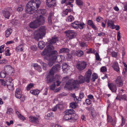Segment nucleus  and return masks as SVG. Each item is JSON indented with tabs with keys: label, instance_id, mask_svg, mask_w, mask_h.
I'll list each match as a JSON object with an SVG mask.
<instances>
[{
	"label": "nucleus",
	"instance_id": "1",
	"mask_svg": "<svg viewBox=\"0 0 127 127\" xmlns=\"http://www.w3.org/2000/svg\"><path fill=\"white\" fill-rule=\"evenodd\" d=\"M41 2L39 0H32L27 4L25 11L28 14H32L39 7Z\"/></svg>",
	"mask_w": 127,
	"mask_h": 127
},
{
	"label": "nucleus",
	"instance_id": "2",
	"mask_svg": "<svg viewBox=\"0 0 127 127\" xmlns=\"http://www.w3.org/2000/svg\"><path fill=\"white\" fill-rule=\"evenodd\" d=\"M54 49V47L53 46L49 45L45 48L43 50L42 54L43 55H44L47 53L51 52V53L55 60V62L56 61L57 62L59 63L62 61L61 56H60L57 55L58 54L57 51L55 50H53Z\"/></svg>",
	"mask_w": 127,
	"mask_h": 127
},
{
	"label": "nucleus",
	"instance_id": "3",
	"mask_svg": "<svg viewBox=\"0 0 127 127\" xmlns=\"http://www.w3.org/2000/svg\"><path fill=\"white\" fill-rule=\"evenodd\" d=\"M74 112L73 109L66 110L64 113V119L66 120H69L71 122L75 121L78 119V117Z\"/></svg>",
	"mask_w": 127,
	"mask_h": 127
},
{
	"label": "nucleus",
	"instance_id": "4",
	"mask_svg": "<svg viewBox=\"0 0 127 127\" xmlns=\"http://www.w3.org/2000/svg\"><path fill=\"white\" fill-rule=\"evenodd\" d=\"M80 84L77 80H74L73 79L68 80L65 85L64 87L70 90L78 88Z\"/></svg>",
	"mask_w": 127,
	"mask_h": 127
},
{
	"label": "nucleus",
	"instance_id": "5",
	"mask_svg": "<svg viewBox=\"0 0 127 127\" xmlns=\"http://www.w3.org/2000/svg\"><path fill=\"white\" fill-rule=\"evenodd\" d=\"M44 18L42 16H40L34 21L31 22L29 26L30 28L32 29L37 28L39 25L43 24L44 23Z\"/></svg>",
	"mask_w": 127,
	"mask_h": 127
},
{
	"label": "nucleus",
	"instance_id": "6",
	"mask_svg": "<svg viewBox=\"0 0 127 127\" xmlns=\"http://www.w3.org/2000/svg\"><path fill=\"white\" fill-rule=\"evenodd\" d=\"M46 30L45 27L43 26L37 30H35L34 32V39L38 41L39 38L44 36L46 33Z\"/></svg>",
	"mask_w": 127,
	"mask_h": 127
},
{
	"label": "nucleus",
	"instance_id": "7",
	"mask_svg": "<svg viewBox=\"0 0 127 127\" xmlns=\"http://www.w3.org/2000/svg\"><path fill=\"white\" fill-rule=\"evenodd\" d=\"M6 84L9 90H12L13 89V81L11 77H6Z\"/></svg>",
	"mask_w": 127,
	"mask_h": 127
},
{
	"label": "nucleus",
	"instance_id": "8",
	"mask_svg": "<svg viewBox=\"0 0 127 127\" xmlns=\"http://www.w3.org/2000/svg\"><path fill=\"white\" fill-rule=\"evenodd\" d=\"M54 74H51L49 73L46 78V81L47 83H50L52 82H55L56 80V79L57 77H59V76L58 75H56L55 78L54 77Z\"/></svg>",
	"mask_w": 127,
	"mask_h": 127
},
{
	"label": "nucleus",
	"instance_id": "9",
	"mask_svg": "<svg viewBox=\"0 0 127 127\" xmlns=\"http://www.w3.org/2000/svg\"><path fill=\"white\" fill-rule=\"evenodd\" d=\"M66 34V36L69 39H71L75 38L77 35V33L74 31L68 30L64 32Z\"/></svg>",
	"mask_w": 127,
	"mask_h": 127
},
{
	"label": "nucleus",
	"instance_id": "10",
	"mask_svg": "<svg viewBox=\"0 0 127 127\" xmlns=\"http://www.w3.org/2000/svg\"><path fill=\"white\" fill-rule=\"evenodd\" d=\"M87 65L86 62L84 61H79L76 65V67L80 70H82L85 69Z\"/></svg>",
	"mask_w": 127,
	"mask_h": 127
},
{
	"label": "nucleus",
	"instance_id": "11",
	"mask_svg": "<svg viewBox=\"0 0 127 127\" xmlns=\"http://www.w3.org/2000/svg\"><path fill=\"white\" fill-rule=\"evenodd\" d=\"M12 10L10 8L5 9L2 11V13L3 16L6 18L8 19L12 12Z\"/></svg>",
	"mask_w": 127,
	"mask_h": 127
},
{
	"label": "nucleus",
	"instance_id": "12",
	"mask_svg": "<svg viewBox=\"0 0 127 127\" xmlns=\"http://www.w3.org/2000/svg\"><path fill=\"white\" fill-rule=\"evenodd\" d=\"M61 68V67L59 64H56L53 66L51 69L50 73L51 74H54V73L58 72Z\"/></svg>",
	"mask_w": 127,
	"mask_h": 127
},
{
	"label": "nucleus",
	"instance_id": "13",
	"mask_svg": "<svg viewBox=\"0 0 127 127\" xmlns=\"http://www.w3.org/2000/svg\"><path fill=\"white\" fill-rule=\"evenodd\" d=\"M46 3L49 7L55 6L56 5V0H46Z\"/></svg>",
	"mask_w": 127,
	"mask_h": 127
},
{
	"label": "nucleus",
	"instance_id": "14",
	"mask_svg": "<svg viewBox=\"0 0 127 127\" xmlns=\"http://www.w3.org/2000/svg\"><path fill=\"white\" fill-rule=\"evenodd\" d=\"M115 82L117 86L118 87H121L123 85V81L121 77L120 76L117 77Z\"/></svg>",
	"mask_w": 127,
	"mask_h": 127
},
{
	"label": "nucleus",
	"instance_id": "15",
	"mask_svg": "<svg viewBox=\"0 0 127 127\" xmlns=\"http://www.w3.org/2000/svg\"><path fill=\"white\" fill-rule=\"evenodd\" d=\"M108 86L112 92L114 93L116 92L117 87L116 85L112 83H111L108 84Z\"/></svg>",
	"mask_w": 127,
	"mask_h": 127
},
{
	"label": "nucleus",
	"instance_id": "16",
	"mask_svg": "<svg viewBox=\"0 0 127 127\" xmlns=\"http://www.w3.org/2000/svg\"><path fill=\"white\" fill-rule=\"evenodd\" d=\"M112 67L114 70L117 72L119 71L120 68L117 62L115 61L113 62Z\"/></svg>",
	"mask_w": 127,
	"mask_h": 127
},
{
	"label": "nucleus",
	"instance_id": "17",
	"mask_svg": "<svg viewBox=\"0 0 127 127\" xmlns=\"http://www.w3.org/2000/svg\"><path fill=\"white\" fill-rule=\"evenodd\" d=\"M114 21L112 20H108L107 23L108 27H110V28L112 29H115L116 26L114 25Z\"/></svg>",
	"mask_w": 127,
	"mask_h": 127
},
{
	"label": "nucleus",
	"instance_id": "18",
	"mask_svg": "<svg viewBox=\"0 0 127 127\" xmlns=\"http://www.w3.org/2000/svg\"><path fill=\"white\" fill-rule=\"evenodd\" d=\"M38 117H39V116H37V117H36L35 116H31L29 118V121L32 123L37 122L38 120V118H37Z\"/></svg>",
	"mask_w": 127,
	"mask_h": 127
},
{
	"label": "nucleus",
	"instance_id": "19",
	"mask_svg": "<svg viewBox=\"0 0 127 127\" xmlns=\"http://www.w3.org/2000/svg\"><path fill=\"white\" fill-rule=\"evenodd\" d=\"M58 41V37L54 36L52 37V39L51 40L49 45H49H52V44L56 43Z\"/></svg>",
	"mask_w": 127,
	"mask_h": 127
},
{
	"label": "nucleus",
	"instance_id": "20",
	"mask_svg": "<svg viewBox=\"0 0 127 127\" xmlns=\"http://www.w3.org/2000/svg\"><path fill=\"white\" fill-rule=\"evenodd\" d=\"M22 92L21 90L19 89H17L15 93L16 97L18 98H20L22 96Z\"/></svg>",
	"mask_w": 127,
	"mask_h": 127
},
{
	"label": "nucleus",
	"instance_id": "21",
	"mask_svg": "<svg viewBox=\"0 0 127 127\" xmlns=\"http://www.w3.org/2000/svg\"><path fill=\"white\" fill-rule=\"evenodd\" d=\"M54 16V13L53 12H51L49 13L48 18V24L50 25L52 24V18Z\"/></svg>",
	"mask_w": 127,
	"mask_h": 127
},
{
	"label": "nucleus",
	"instance_id": "22",
	"mask_svg": "<svg viewBox=\"0 0 127 127\" xmlns=\"http://www.w3.org/2000/svg\"><path fill=\"white\" fill-rule=\"evenodd\" d=\"M32 66L34 67L35 69L39 72H41L42 71V69L40 65L37 64H32Z\"/></svg>",
	"mask_w": 127,
	"mask_h": 127
},
{
	"label": "nucleus",
	"instance_id": "23",
	"mask_svg": "<svg viewBox=\"0 0 127 127\" xmlns=\"http://www.w3.org/2000/svg\"><path fill=\"white\" fill-rule=\"evenodd\" d=\"M126 95H117L116 98V99H118L121 100V99H123L124 100H126Z\"/></svg>",
	"mask_w": 127,
	"mask_h": 127
},
{
	"label": "nucleus",
	"instance_id": "24",
	"mask_svg": "<svg viewBox=\"0 0 127 127\" xmlns=\"http://www.w3.org/2000/svg\"><path fill=\"white\" fill-rule=\"evenodd\" d=\"M88 25L91 26L95 30H96L97 29V27L94 24L92 21L91 20H89L87 22Z\"/></svg>",
	"mask_w": 127,
	"mask_h": 127
},
{
	"label": "nucleus",
	"instance_id": "25",
	"mask_svg": "<svg viewBox=\"0 0 127 127\" xmlns=\"http://www.w3.org/2000/svg\"><path fill=\"white\" fill-rule=\"evenodd\" d=\"M79 22L78 21H76L72 23L71 24V26L74 29H77L79 28Z\"/></svg>",
	"mask_w": 127,
	"mask_h": 127
},
{
	"label": "nucleus",
	"instance_id": "26",
	"mask_svg": "<svg viewBox=\"0 0 127 127\" xmlns=\"http://www.w3.org/2000/svg\"><path fill=\"white\" fill-rule=\"evenodd\" d=\"M55 62V60L54 59L52 55V56H51L50 58V59L48 62V65L49 66H52Z\"/></svg>",
	"mask_w": 127,
	"mask_h": 127
},
{
	"label": "nucleus",
	"instance_id": "27",
	"mask_svg": "<svg viewBox=\"0 0 127 127\" xmlns=\"http://www.w3.org/2000/svg\"><path fill=\"white\" fill-rule=\"evenodd\" d=\"M43 51L41 53V54L42 55H44V58L45 59L47 60H49L50 58V56H52V54L51 53V52H50L48 53H47L46 54L44 55H43L42 54L43 53Z\"/></svg>",
	"mask_w": 127,
	"mask_h": 127
},
{
	"label": "nucleus",
	"instance_id": "28",
	"mask_svg": "<svg viewBox=\"0 0 127 127\" xmlns=\"http://www.w3.org/2000/svg\"><path fill=\"white\" fill-rule=\"evenodd\" d=\"M12 31V29L9 28L5 31V36L6 37H8L11 34Z\"/></svg>",
	"mask_w": 127,
	"mask_h": 127
},
{
	"label": "nucleus",
	"instance_id": "29",
	"mask_svg": "<svg viewBox=\"0 0 127 127\" xmlns=\"http://www.w3.org/2000/svg\"><path fill=\"white\" fill-rule=\"evenodd\" d=\"M78 78L79 79L78 82L80 84L84 82L85 81V78L83 76L80 75L79 76Z\"/></svg>",
	"mask_w": 127,
	"mask_h": 127
},
{
	"label": "nucleus",
	"instance_id": "30",
	"mask_svg": "<svg viewBox=\"0 0 127 127\" xmlns=\"http://www.w3.org/2000/svg\"><path fill=\"white\" fill-rule=\"evenodd\" d=\"M70 50L67 48H63L60 49L59 53H68Z\"/></svg>",
	"mask_w": 127,
	"mask_h": 127
},
{
	"label": "nucleus",
	"instance_id": "31",
	"mask_svg": "<svg viewBox=\"0 0 127 127\" xmlns=\"http://www.w3.org/2000/svg\"><path fill=\"white\" fill-rule=\"evenodd\" d=\"M98 77V76L97 74L95 73H93L92 75L91 81L92 82H95V80Z\"/></svg>",
	"mask_w": 127,
	"mask_h": 127
},
{
	"label": "nucleus",
	"instance_id": "32",
	"mask_svg": "<svg viewBox=\"0 0 127 127\" xmlns=\"http://www.w3.org/2000/svg\"><path fill=\"white\" fill-rule=\"evenodd\" d=\"M30 92L32 94L35 95H38L40 93L39 91L37 89L31 90L30 91Z\"/></svg>",
	"mask_w": 127,
	"mask_h": 127
},
{
	"label": "nucleus",
	"instance_id": "33",
	"mask_svg": "<svg viewBox=\"0 0 127 127\" xmlns=\"http://www.w3.org/2000/svg\"><path fill=\"white\" fill-rule=\"evenodd\" d=\"M44 42L43 41H40L38 43V46L39 48L40 49H42L44 47Z\"/></svg>",
	"mask_w": 127,
	"mask_h": 127
},
{
	"label": "nucleus",
	"instance_id": "34",
	"mask_svg": "<svg viewBox=\"0 0 127 127\" xmlns=\"http://www.w3.org/2000/svg\"><path fill=\"white\" fill-rule=\"evenodd\" d=\"M83 37L84 40L86 41H88L91 39V36L89 34L85 35Z\"/></svg>",
	"mask_w": 127,
	"mask_h": 127
},
{
	"label": "nucleus",
	"instance_id": "35",
	"mask_svg": "<svg viewBox=\"0 0 127 127\" xmlns=\"http://www.w3.org/2000/svg\"><path fill=\"white\" fill-rule=\"evenodd\" d=\"M71 11V10L70 9H66L64 11L62 12V15L63 16H65L67 15L68 12H70Z\"/></svg>",
	"mask_w": 127,
	"mask_h": 127
},
{
	"label": "nucleus",
	"instance_id": "36",
	"mask_svg": "<svg viewBox=\"0 0 127 127\" xmlns=\"http://www.w3.org/2000/svg\"><path fill=\"white\" fill-rule=\"evenodd\" d=\"M68 68V65L66 63H63V64L62 68L64 71H66L67 70V68Z\"/></svg>",
	"mask_w": 127,
	"mask_h": 127
},
{
	"label": "nucleus",
	"instance_id": "37",
	"mask_svg": "<svg viewBox=\"0 0 127 127\" xmlns=\"http://www.w3.org/2000/svg\"><path fill=\"white\" fill-rule=\"evenodd\" d=\"M76 55L78 57H81L83 55L84 53L82 51L79 50L76 51Z\"/></svg>",
	"mask_w": 127,
	"mask_h": 127
},
{
	"label": "nucleus",
	"instance_id": "38",
	"mask_svg": "<svg viewBox=\"0 0 127 127\" xmlns=\"http://www.w3.org/2000/svg\"><path fill=\"white\" fill-rule=\"evenodd\" d=\"M92 73L91 70L90 69H89L86 73L85 76L91 77Z\"/></svg>",
	"mask_w": 127,
	"mask_h": 127
},
{
	"label": "nucleus",
	"instance_id": "39",
	"mask_svg": "<svg viewBox=\"0 0 127 127\" xmlns=\"http://www.w3.org/2000/svg\"><path fill=\"white\" fill-rule=\"evenodd\" d=\"M12 67L10 65H8L5 66L4 67V71L6 72H8L10 70H11Z\"/></svg>",
	"mask_w": 127,
	"mask_h": 127
},
{
	"label": "nucleus",
	"instance_id": "40",
	"mask_svg": "<svg viewBox=\"0 0 127 127\" xmlns=\"http://www.w3.org/2000/svg\"><path fill=\"white\" fill-rule=\"evenodd\" d=\"M23 45L22 44L16 47V50L17 52L20 51H22L23 50L22 48Z\"/></svg>",
	"mask_w": 127,
	"mask_h": 127
},
{
	"label": "nucleus",
	"instance_id": "41",
	"mask_svg": "<svg viewBox=\"0 0 127 127\" xmlns=\"http://www.w3.org/2000/svg\"><path fill=\"white\" fill-rule=\"evenodd\" d=\"M7 75L5 71H1L0 73V76L2 78H5Z\"/></svg>",
	"mask_w": 127,
	"mask_h": 127
},
{
	"label": "nucleus",
	"instance_id": "42",
	"mask_svg": "<svg viewBox=\"0 0 127 127\" xmlns=\"http://www.w3.org/2000/svg\"><path fill=\"white\" fill-rule=\"evenodd\" d=\"M13 110L12 108H7L6 113L8 114L11 115L13 114Z\"/></svg>",
	"mask_w": 127,
	"mask_h": 127
},
{
	"label": "nucleus",
	"instance_id": "43",
	"mask_svg": "<svg viewBox=\"0 0 127 127\" xmlns=\"http://www.w3.org/2000/svg\"><path fill=\"white\" fill-rule=\"evenodd\" d=\"M76 3L78 6H82L83 4V2L81 0H76Z\"/></svg>",
	"mask_w": 127,
	"mask_h": 127
},
{
	"label": "nucleus",
	"instance_id": "44",
	"mask_svg": "<svg viewBox=\"0 0 127 127\" xmlns=\"http://www.w3.org/2000/svg\"><path fill=\"white\" fill-rule=\"evenodd\" d=\"M74 18L72 15L69 16L67 18L68 21L71 22L74 20Z\"/></svg>",
	"mask_w": 127,
	"mask_h": 127
},
{
	"label": "nucleus",
	"instance_id": "45",
	"mask_svg": "<svg viewBox=\"0 0 127 127\" xmlns=\"http://www.w3.org/2000/svg\"><path fill=\"white\" fill-rule=\"evenodd\" d=\"M7 75H11L13 73V68L12 67L11 69L9 70L8 72H6Z\"/></svg>",
	"mask_w": 127,
	"mask_h": 127
},
{
	"label": "nucleus",
	"instance_id": "46",
	"mask_svg": "<svg viewBox=\"0 0 127 127\" xmlns=\"http://www.w3.org/2000/svg\"><path fill=\"white\" fill-rule=\"evenodd\" d=\"M56 87V83L55 82H53V84L50 86V89L53 90H54Z\"/></svg>",
	"mask_w": 127,
	"mask_h": 127
},
{
	"label": "nucleus",
	"instance_id": "47",
	"mask_svg": "<svg viewBox=\"0 0 127 127\" xmlns=\"http://www.w3.org/2000/svg\"><path fill=\"white\" fill-rule=\"evenodd\" d=\"M84 77L85 81L87 83H89L90 81L91 77L85 76Z\"/></svg>",
	"mask_w": 127,
	"mask_h": 127
},
{
	"label": "nucleus",
	"instance_id": "48",
	"mask_svg": "<svg viewBox=\"0 0 127 127\" xmlns=\"http://www.w3.org/2000/svg\"><path fill=\"white\" fill-rule=\"evenodd\" d=\"M85 25V24L83 23H79V24L78 25L79 28L80 29H82L83 28Z\"/></svg>",
	"mask_w": 127,
	"mask_h": 127
},
{
	"label": "nucleus",
	"instance_id": "49",
	"mask_svg": "<svg viewBox=\"0 0 127 127\" xmlns=\"http://www.w3.org/2000/svg\"><path fill=\"white\" fill-rule=\"evenodd\" d=\"M70 107L72 108H75L77 106L76 104L75 103H71L70 104Z\"/></svg>",
	"mask_w": 127,
	"mask_h": 127
},
{
	"label": "nucleus",
	"instance_id": "50",
	"mask_svg": "<svg viewBox=\"0 0 127 127\" xmlns=\"http://www.w3.org/2000/svg\"><path fill=\"white\" fill-rule=\"evenodd\" d=\"M33 86V84L32 83L30 84L29 85L27 88V90L28 91Z\"/></svg>",
	"mask_w": 127,
	"mask_h": 127
},
{
	"label": "nucleus",
	"instance_id": "51",
	"mask_svg": "<svg viewBox=\"0 0 127 127\" xmlns=\"http://www.w3.org/2000/svg\"><path fill=\"white\" fill-rule=\"evenodd\" d=\"M81 46L82 47H86L87 46L88 44L86 43L82 42L80 43Z\"/></svg>",
	"mask_w": 127,
	"mask_h": 127
},
{
	"label": "nucleus",
	"instance_id": "52",
	"mask_svg": "<svg viewBox=\"0 0 127 127\" xmlns=\"http://www.w3.org/2000/svg\"><path fill=\"white\" fill-rule=\"evenodd\" d=\"M53 113L52 112H51L50 113H48L47 114L46 116L47 117V118L49 119L51 117L53 116Z\"/></svg>",
	"mask_w": 127,
	"mask_h": 127
},
{
	"label": "nucleus",
	"instance_id": "53",
	"mask_svg": "<svg viewBox=\"0 0 127 127\" xmlns=\"http://www.w3.org/2000/svg\"><path fill=\"white\" fill-rule=\"evenodd\" d=\"M31 49L33 51H35L36 50L37 47L35 45H32L31 46Z\"/></svg>",
	"mask_w": 127,
	"mask_h": 127
},
{
	"label": "nucleus",
	"instance_id": "54",
	"mask_svg": "<svg viewBox=\"0 0 127 127\" xmlns=\"http://www.w3.org/2000/svg\"><path fill=\"white\" fill-rule=\"evenodd\" d=\"M7 61L4 59L3 60H0V64H5L7 63Z\"/></svg>",
	"mask_w": 127,
	"mask_h": 127
},
{
	"label": "nucleus",
	"instance_id": "55",
	"mask_svg": "<svg viewBox=\"0 0 127 127\" xmlns=\"http://www.w3.org/2000/svg\"><path fill=\"white\" fill-rule=\"evenodd\" d=\"M72 58V55L71 54H67V58L68 60H71Z\"/></svg>",
	"mask_w": 127,
	"mask_h": 127
},
{
	"label": "nucleus",
	"instance_id": "56",
	"mask_svg": "<svg viewBox=\"0 0 127 127\" xmlns=\"http://www.w3.org/2000/svg\"><path fill=\"white\" fill-rule=\"evenodd\" d=\"M59 77H57V78L56 79V80L55 81V82H56L57 83V86H59L60 85V84L61 83L60 81L58 80V78H59Z\"/></svg>",
	"mask_w": 127,
	"mask_h": 127
},
{
	"label": "nucleus",
	"instance_id": "57",
	"mask_svg": "<svg viewBox=\"0 0 127 127\" xmlns=\"http://www.w3.org/2000/svg\"><path fill=\"white\" fill-rule=\"evenodd\" d=\"M10 50L8 49H7L5 52V55L6 56H10V53H9Z\"/></svg>",
	"mask_w": 127,
	"mask_h": 127
},
{
	"label": "nucleus",
	"instance_id": "58",
	"mask_svg": "<svg viewBox=\"0 0 127 127\" xmlns=\"http://www.w3.org/2000/svg\"><path fill=\"white\" fill-rule=\"evenodd\" d=\"M0 83L3 86H5L6 83L3 80L0 79Z\"/></svg>",
	"mask_w": 127,
	"mask_h": 127
},
{
	"label": "nucleus",
	"instance_id": "59",
	"mask_svg": "<svg viewBox=\"0 0 127 127\" xmlns=\"http://www.w3.org/2000/svg\"><path fill=\"white\" fill-rule=\"evenodd\" d=\"M42 65V67L45 70L46 69V68L47 66V64H46L43 63L41 64Z\"/></svg>",
	"mask_w": 127,
	"mask_h": 127
},
{
	"label": "nucleus",
	"instance_id": "60",
	"mask_svg": "<svg viewBox=\"0 0 127 127\" xmlns=\"http://www.w3.org/2000/svg\"><path fill=\"white\" fill-rule=\"evenodd\" d=\"M18 117L20 120L23 121L25 120L26 119L21 114Z\"/></svg>",
	"mask_w": 127,
	"mask_h": 127
},
{
	"label": "nucleus",
	"instance_id": "61",
	"mask_svg": "<svg viewBox=\"0 0 127 127\" xmlns=\"http://www.w3.org/2000/svg\"><path fill=\"white\" fill-rule=\"evenodd\" d=\"M23 6H19L17 8V10L18 11L21 12L23 10Z\"/></svg>",
	"mask_w": 127,
	"mask_h": 127
},
{
	"label": "nucleus",
	"instance_id": "62",
	"mask_svg": "<svg viewBox=\"0 0 127 127\" xmlns=\"http://www.w3.org/2000/svg\"><path fill=\"white\" fill-rule=\"evenodd\" d=\"M57 108L60 110H62L63 109V106L62 104H58L57 105Z\"/></svg>",
	"mask_w": 127,
	"mask_h": 127
},
{
	"label": "nucleus",
	"instance_id": "63",
	"mask_svg": "<svg viewBox=\"0 0 127 127\" xmlns=\"http://www.w3.org/2000/svg\"><path fill=\"white\" fill-rule=\"evenodd\" d=\"M112 56L113 57L116 58L117 56V54L116 53L113 52L111 53Z\"/></svg>",
	"mask_w": 127,
	"mask_h": 127
},
{
	"label": "nucleus",
	"instance_id": "64",
	"mask_svg": "<svg viewBox=\"0 0 127 127\" xmlns=\"http://www.w3.org/2000/svg\"><path fill=\"white\" fill-rule=\"evenodd\" d=\"M100 70L101 71L104 72L106 71V68L105 66H103L101 68Z\"/></svg>",
	"mask_w": 127,
	"mask_h": 127
}]
</instances>
